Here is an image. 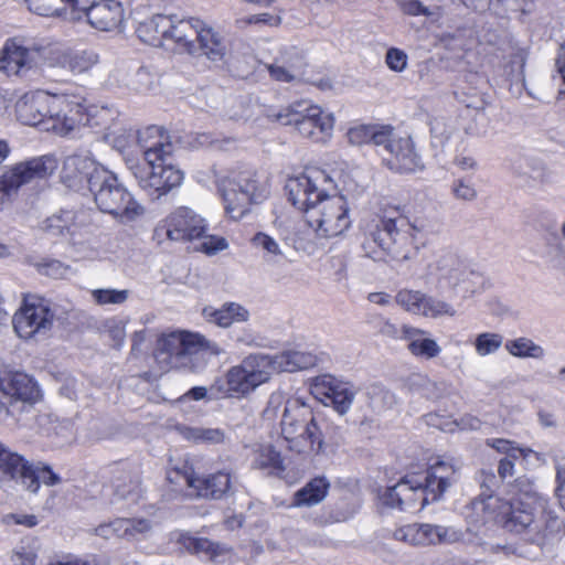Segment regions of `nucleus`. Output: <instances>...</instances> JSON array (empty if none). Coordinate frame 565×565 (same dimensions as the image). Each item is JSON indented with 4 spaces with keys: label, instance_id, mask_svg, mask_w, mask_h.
Here are the masks:
<instances>
[{
    "label": "nucleus",
    "instance_id": "37998d69",
    "mask_svg": "<svg viewBox=\"0 0 565 565\" xmlns=\"http://www.w3.org/2000/svg\"><path fill=\"white\" fill-rule=\"evenodd\" d=\"M504 347L511 355L520 359L542 360L545 356V350L526 337L509 340Z\"/></svg>",
    "mask_w": 565,
    "mask_h": 565
},
{
    "label": "nucleus",
    "instance_id": "9d476101",
    "mask_svg": "<svg viewBox=\"0 0 565 565\" xmlns=\"http://www.w3.org/2000/svg\"><path fill=\"white\" fill-rule=\"evenodd\" d=\"M428 275L435 278L437 289L461 294L462 298L473 295L482 284L481 275L451 253L443 254L431 263Z\"/></svg>",
    "mask_w": 565,
    "mask_h": 565
},
{
    "label": "nucleus",
    "instance_id": "4d7b16f0",
    "mask_svg": "<svg viewBox=\"0 0 565 565\" xmlns=\"http://www.w3.org/2000/svg\"><path fill=\"white\" fill-rule=\"evenodd\" d=\"M254 247L264 250L267 255V259L274 260L279 256H282V250L278 242L266 233L258 232L252 238Z\"/></svg>",
    "mask_w": 565,
    "mask_h": 565
},
{
    "label": "nucleus",
    "instance_id": "bf43d9fd",
    "mask_svg": "<svg viewBox=\"0 0 565 565\" xmlns=\"http://www.w3.org/2000/svg\"><path fill=\"white\" fill-rule=\"evenodd\" d=\"M199 338V349L195 354L192 356V361L195 363H203V367L205 366L204 355L210 353L212 355H220L224 353V350L215 342L205 339L204 337L198 334Z\"/></svg>",
    "mask_w": 565,
    "mask_h": 565
},
{
    "label": "nucleus",
    "instance_id": "ea45409f",
    "mask_svg": "<svg viewBox=\"0 0 565 565\" xmlns=\"http://www.w3.org/2000/svg\"><path fill=\"white\" fill-rule=\"evenodd\" d=\"M31 11L39 15H61L74 6L87 4L86 0H25Z\"/></svg>",
    "mask_w": 565,
    "mask_h": 565
},
{
    "label": "nucleus",
    "instance_id": "72a5a7b5",
    "mask_svg": "<svg viewBox=\"0 0 565 565\" xmlns=\"http://www.w3.org/2000/svg\"><path fill=\"white\" fill-rule=\"evenodd\" d=\"M391 126L381 125H359L348 130L347 137L351 145L362 146L373 142L377 147H382L388 140Z\"/></svg>",
    "mask_w": 565,
    "mask_h": 565
},
{
    "label": "nucleus",
    "instance_id": "bb28decb",
    "mask_svg": "<svg viewBox=\"0 0 565 565\" xmlns=\"http://www.w3.org/2000/svg\"><path fill=\"white\" fill-rule=\"evenodd\" d=\"M99 63V54L93 49L62 51L52 57V65L60 66L73 74H82Z\"/></svg>",
    "mask_w": 565,
    "mask_h": 565
},
{
    "label": "nucleus",
    "instance_id": "6e6d98bb",
    "mask_svg": "<svg viewBox=\"0 0 565 565\" xmlns=\"http://www.w3.org/2000/svg\"><path fill=\"white\" fill-rule=\"evenodd\" d=\"M36 270L44 276L60 279L67 276L71 271L68 265L63 264L57 259L43 258L40 262L34 263Z\"/></svg>",
    "mask_w": 565,
    "mask_h": 565
},
{
    "label": "nucleus",
    "instance_id": "e2e57ef3",
    "mask_svg": "<svg viewBox=\"0 0 565 565\" xmlns=\"http://www.w3.org/2000/svg\"><path fill=\"white\" fill-rule=\"evenodd\" d=\"M154 522L146 518H129L131 539L147 537L153 530Z\"/></svg>",
    "mask_w": 565,
    "mask_h": 565
},
{
    "label": "nucleus",
    "instance_id": "de8ad7c7",
    "mask_svg": "<svg viewBox=\"0 0 565 565\" xmlns=\"http://www.w3.org/2000/svg\"><path fill=\"white\" fill-rule=\"evenodd\" d=\"M303 68V62L298 58L297 63L289 65L288 67L278 64L268 65L270 76L278 82H295L301 78Z\"/></svg>",
    "mask_w": 565,
    "mask_h": 565
},
{
    "label": "nucleus",
    "instance_id": "dca6fc26",
    "mask_svg": "<svg viewBox=\"0 0 565 565\" xmlns=\"http://www.w3.org/2000/svg\"><path fill=\"white\" fill-rule=\"evenodd\" d=\"M64 98L44 92L25 94L15 104L17 118L28 126H41L45 130L52 111L63 106Z\"/></svg>",
    "mask_w": 565,
    "mask_h": 565
},
{
    "label": "nucleus",
    "instance_id": "f704fd0d",
    "mask_svg": "<svg viewBox=\"0 0 565 565\" xmlns=\"http://www.w3.org/2000/svg\"><path fill=\"white\" fill-rule=\"evenodd\" d=\"M30 465L21 455L11 451L0 441V471L21 486L24 482Z\"/></svg>",
    "mask_w": 565,
    "mask_h": 565
},
{
    "label": "nucleus",
    "instance_id": "774afa93",
    "mask_svg": "<svg viewBox=\"0 0 565 565\" xmlns=\"http://www.w3.org/2000/svg\"><path fill=\"white\" fill-rule=\"evenodd\" d=\"M81 387L82 383H79L76 379L66 377L60 386V394L70 401H76Z\"/></svg>",
    "mask_w": 565,
    "mask_h": 565
},
{
    "label": "nucleus",
    "instance_id": "8fccbe9b",
    "mask_svg": "<svg viewBox=\"0 0 565 565\" xmlns=\"http://www.w3.org/2000/svg\"><path fill=\"white\" fill-rule=\"evenodd\" d=\"M185 437L194 443L222 444L225 440V434L218 428L193 427L188 428Z\"/></svg>",
    "mask_w": 565,
    "mask_h": 565
},
{
    "label": "nucleus",
    "instance_id": "f3484780",
    "mask_svg": "<svg viewBox=\"0 0 565 565\" xmlns=\"http://www.w3.org/2000/svg\"><path fill=\"white\" fill-rule=\"evenodd\" d=\"M46 58V49L25 45L20 39L8 40L0 52V71L8 75H19L24 68L38 66Z\"/></svg>",
    "mask_w": 565,
    "mask_h": 565
},
{
    "label": "nucleus",
    "instance_id": "6e6552de",
    "mask_svg": "<svg viewBox=\"0 0 565 565\" xmlns=\"http://www.w3.org/2000/svg\"><path fill=\"white\" fill-rule=\"evenodd\" d=\"M218 189L226 212L235 220L243 217L252 204L262 203L268 195L266 181L250 169L232 171L221 179Z\"/></svg>",
    "mask_w": 565,
    "mask_h": 565
},
{
    "label": "nucleus",
    "instance_id": "e433bc0d",
    "mask_svg": "<svg viewBox=\"0 0 565 565\" xmlns=\"http://www.w3.org/2000/svg\"><path fill=\"white\" fill-rule=\"evenodd\" d=\"M329 488L330 483L324 477L313 478L295 493L294 505L311 507L318 504L326 498Z\"/></svg>",
    "mask_w": 565,
    "mask_h": 565
},
{
    "label": "nucleus",
    "instance_id": "6ab92c4d",
    "mask_svg": "<svg viewBox=\"0 0 565 565\" xmlns=\"http://www.w3.org/2000/svg\"><path fill=\"white\" fill-rule=\"evenodd\" d=\"M382 148L383 161L393 171L415 172L423 168L422 159L416 153L412 139L395 136L392 127L388 140L383 143Z\"/></svg>",
    "mask_w": 565,
    "mask_h": 565
},
{
    "label": "nucleus",
    "instance_id": "c85d7f7f",
    "mask_svg": "<svg viewBox=\"0 0 565 565\" xmlns=\"http://www.w3.org/2000/svg\"><path fill=\"white\" fill-rule=\"evenodd\" d=\"M242 363L248 371L249 377L256 387L268 382L274 373L280 372L277 365L276 354H249L242 361Z\"/></svg>",
    "mask_w": 565,
    "mask_h": 565
},
{
    "label": "nucleus",
    "instance_id": "f8f14e48",
    "mask_svg": "<svg viewBox=\"0 0 565 565\" xmlns=\"http://www.w3.org/2000/svg\"><path fill=\"white\" fill-rule=\"evenodd\" d=\"M167 479L171 483H180L182 480L193 490L195 498L205 500H222L237 491L236 477L232 476L227 470L198 476L191 468L184 471L173 469L168 472Z\"/></svg>",
    "mask_w": 565,
    "mask_h": 565
},
{
    "label": "nucleus",
    "instance_id": "1a4fd4ad",
    "mask_svg": "<svg viewBox=\"0 0 565 565\" xmlns=\"http://www.w3.org/2000/svg\"><path fill=\"white\" fill-rule=\"evenodd\" d=\"M269 117L281 125H292L299 135L313 142L324 143L331 137L334 117L309 100H297Z\"/></svg>",
    "mask_w": 565,
    "mask_h": 565
},
{
    "label": "nucleus",
    "instance_id": "7c9ffc66",
    "mask_svg": "<svg viewBox=\"0 0 565 565\" xmlns=\"http://www.w3.org/2000/svg\"><path fill=\"white\" fill-rule=\"evenodd\" d=\"M403 334L404 339L408 341V350L415 356L433 359L441 352L435 340L425 337L424 330L405 326Z\"/></svg>",
    "mask_w": 565,
    "mask_h": 565
},
{
    "label": "nucleus",
    "instance_id": "0eeeda50",
    "mask_svg": "<svg viewBox=\"0 0 565 565\" xmlns=\"http://www.w3.org/2000/svg\"><path fill=\"white\" fill-rule=\"evenodd\" d=\"M89 192L103 213L110 214L122 223L132 222L145 213L143 205L106 168L97 172Z\"/></svg>",
    "mask_w": 565,
    "mask_h": 565
},
{
    "label": "nucleus",
    "instance_id": "a18cd8bd",
    "mask_svg": "<svg viewBox=\"0 0 565 565\" xmlns=\"http://www.w3.org/2000/svg\"><path fill=\"white\" fill-rule=\"evenodd\" d=\"M125 85L136 93L146 94L156 87V76L146 67H138Z\"/></svg>",
    "mask_w": 565,
    "mask_h": 565
},
{
    "label": "nucleus",
    "instance_id": "ddd939ff",
    "mask_svg": "<svg viewBox=\"0 0 565 565\" xmlns=\"http://www.w3.org/2000/svg\"><path fill=\"white\" fill-rule=\"evenodd\" d=\"M57 168V160L52 156H42L13 166L0 177V205L20 186L36 179L51 175Z\"/></svg>",
    "mask_w": 565,
    "mask_h": 565
},
{
    "label": "nucleus",
    "instance_id": "13d9d810",
    "mask_svg": "<svg viewBox=\"0 0 565 565\" xmlns=\"http://www.w3.org/2000/svg\"><path fill=\"white\" fill-rule=\"evenodd\" d=\"M422 308V310L424 311L420 312V316L431 318H436L443 315L455 316L456 313V310L448 302L427 295L425 297L424 305Z\"/></svg>",
    "mask_w": 565,
    "mask_h": 565
},
{
    "label": "nucleus",
    "instance_id": "58836bf2",
    "mask_svg": "<svg viewBox=\"0 0 565 565\" xmlns=\"http://www.w3.org/2000/svg\"><path fill=\"white\" fill-rule=\"evenodd\" d=\"M406 384L412 393H417L428 399L439 398L448 391L446 382L431 381L424 374H412Z\"/></svg>",
    "mask_w": 565,
    "mask_h": 565
},
{
    "label": "nucleus",
    "instance_id": "423d86ee",
    "mask_svg": "<svg viewBox=\"0 0 565 565\" xmlns=\"http://www.w3.org/2000/svg\"><path fill=\"white\" fill-rule=\"evenodd\" d=\"M280 435L290 451L317 455L323 450V435L310 406L295 398L285 405Z\"/></svg>",
    "mask_w": 565,
    "mask_h": 565
},
{
    "label": "nucleus",
    "instance_id": "69168bd1",
    "mask_svg": "<svg viewBox=\"0 0 565 565\" xmlns=\"http://www.w3.org/2000/svg\"><path fill=\"white\" fill-rule=\"evenodd\" d=\"M146 130L141 134H139L137 136V134L132 130H124L121 134H119L118 136H115L113 138V145L116 149H118L119 151H122L124 149H126L131 142H134L136 139H140V137L143 135V137L149 141V142H152L153 140H150V139H154L157 140V137H150V136H147L145 135Z\"/></svg>",
    "mask_w": 565,
    "mask_h": 565
},
{
    "label": "nucleus",
    "instance_id": "b1692460",
    "mask_svg": "<svg viewBox=\"0 0 565 565\" xmlns=\"http://www.w3.org/2000/svg\"><path fill=\"white\" fill-rule=\"evenodd\" d=\"M0 391L22 401H31L38 395L36 384L28 374L9 369L0 371Z\"/></svg>",
    "mask_w": 565,
    "mask_h": 565
},
{
    "label": "nucleus",
    "instance_id": "79ce46f5",
    "mask_svg": "<svg viewBox=\"0 0 565 565\" xmlns=\"http://www.w3.org/2000/svg\"><path fill=\"white\" fill-rule=\"evenodd\" d=\"M280 372H296L315 365L316 358L310 353L299 351H285L276 354Z\"/></svg>",
    "mask_w": 565,
    "mask_h": 565
},
{
    "label": "nucleus",
    "instance_id": "aec40b11",
    "mask_svg": "<svg viewBox=\"0 0 565 565\" xmlns=\"http://www.w3.org/2000/svg\"><path fill=\"white\" fill-rule=\"evenodd\" d=\"M86 1L87 4L73 7L71 19L79 20L85 15L89 24L99 31H111L121 23L124 10L118 1L104 0L98 3L95 0Z\"/></svg>",
    "mask_w": 565,
    "mask_h": 565
},
{
    "label": "nucleus",
    "instance_id": "3c124183",
    "mask_svg": "<svg viewBox=\"0 0 565 565\" xmlns=\"http://www.w3.org/2000/svg\"><path fill=\"white\" fill-rule=\"evenodd\" d=\"M503 343V337L494 332H483L477 335L475 340L476 352L486 356L495 353Z\"/></svg>",
    "mask_w": 565,
    "mask_h": 565
},
{
    "label": "nucleus",
    "instance_id": "393cba45",
    "mask_svg": "<svg viewBox=\"0 0 565 565\" xmlns=\"http://www.w3.org/2000/svg\"><path fill=\"white\" fill-rule=\"evenodd\" d=\"M111 504H118L124 500L136 502L141 494L140 473L137 469L118 468L113 477Z\"/></svg>",
    "mask_w": 565,
    "mask_h": 565
},
{
    "label": "nucleus",
    "instance_id": "338daca9",
    "mask_svg": "<svg viewBox=\"0 0 565 565\" xmlns=\"http://www.w3.org/2000/svg\"><path fill=\"white\" fill-rule=\"evenodd\" d=\"M452 194L456 199L463 201H472L477 198L476 189L463 180H457L454 182Z\"/></svg>",
    "mask_w": 565,
    "mask_h": 565
},
{
    "label": "nucleus",
    "instance_id": "39448f33",
    "mask_svg": "<svg viewBox=\"0 0 565 565\" xmlns=\"http://www.w3.org/2000/svg\"><path fill=\"white\" fill-rule=\"evenodd\" d=\"M166 49L206 56L212 62H221L226 55L224 39L199 19H178L170 15Z\"/></svg>",
    "mask_w": 565,
    "mask_h": 565
},
{
    "label": "nucleus",
    "instance_id": "052dcab7",
    "mask_svg": "<svg viewBox=\"0 0 565 565\" xmlns=\"http://www.w3.org/2000/svg\"><path fill=\"white\" fill-rule=\"evenodd\" d=\"M405 487L401 486V481H398L395 486L388 487L385 491L380 495L381 502L390 508H398L402 510V501H403V492Z\"/></svg>",
    "mask_w": 565,
    "mask_h": 565
},
{
    "label": "nucleus",
    "instance_id": "cd10ccee",
    "mask_svg": "<svg viewBox=\"0 0 565 565\" xmlns=\"http://www.w3.org/2000/svg\"><path fill=\"white\" fill-rule=\"evenodd\" d=\"M170 15L154 14L138 24L136 29L137 36L150 45L166 47Z\"/></svg>",
    "mask_w": 565,
    "mask_h": 565
},
{
    "label": "nucleus",
    "instance_id": "5701e85b",
    "mask_svg": "<svg viewBox=\"0 0 565 565\" xmlns=\"http://www.w3.org/2000/svg\"><path fill=\"white\" fill-rule=\"evenodd\" d=\"M459 467L455 462L439 460L420 473L427 482L433 499H440L443 494L458 481Z\"/></svg>",
    "mask_w": 565,
    "mask_h": 565
},
{
    "label": "nucleus",
    "instance_id": "4be33fe9",
    "mask_svg": "<svg viewBox=\"0 0 565 565\" xmlns=\"http://www.w3.org/2000/svg\"><path fill=\"white\" fill-rule=\"evenodd\" d=\"M105 167L86 154L68 156L63 163L61 180L71 190H90L95 175Z\"/></svg>",
    "mask_w": 565,
    "mask_h": 565
},
{
    "label": "nucleus",
    "instance_id": "4c0bfd02",
    "mask_svg": "<svg viewBox=\"0 0 565 565\" xmlns=\"http://www.w3.org/2000/svg\"><path fill=\"white\" fill-rule=\"evenodd\" d=\"M61 477L55 473L52 468L43 462L30 465V468L24 475L23 487L32 493L38 492L40 483L52 487L61 483Z\"/></svg>",
    "mask_w": 565,
    "mask_h": 565
},
{
    "label": "nucleus",
    "instance_id": "a19ab883",
    "mask_svg": "<svg viewBox=\"0 0 565 565\" xmlns=\"http://www.w3.org/2000/svg\"><path fill=\"white\" fill-rule=\"evenodd\" d=\"M565 534V524L562 519L546 513L544 526L534 530L530 540L540 544L558 541Z\"/></svg>",
    "mask_w": 565,
    "mask_h": 565
},
{
    "label": "nucleus",
    "instance_id": "a211bd4d",
    "mask_svg": "<svg viewBox=\"0 0 565 565\" xmlns=\"http://www.w3.org/2000/svg\"><path fill=\"white\" fill-rule=\"evenodd\" d=\"M393 537L414 546H429L457 542L460 534L451 527L443 525L412 523L396 529L393 532Z\"/></svg>",
    "mask_w": 565,
    "mask_h": 565
},
{
    "label": "nucleus",
    "instance_id": "864d4df0",
    "mask_svg": "<svg viewBox=\"0 0 565 565\" xmlns=\"http://www.w3.org/2000/svg\"><path fill=\"white\" fill-rule=\"evenodd\" d=\"M486 445L495 449L500 454H505L508 457L513 459H516L520 456L526 458L532 452L530 448H521L516 446L514 441L503 438H488L486 440Z\"/></svg>",
    "mask_w": 565,
    "mask_h": 565
},
{
    "label": "nucleus",
    "instance_id": "5fc2aeb1",
    "mask_svg": "<svg viewBox=\"0 0 565 565\" xmlns=\"http://www.w3.org/2000/svg\"><path fill=\"white\" fill-rule=\"evenodd\" d=\"M129 294L127 289H95L92 291V298L99 306L121 305L127 301Z\"/></svg>",
    "mask_w": 565,
    "mask_h": 565
},
{
    "label": "nucleus",
    "instance_id": "680f3d73",
    "mask_svg": "<svg viewBox=\"0 0 565 565\" xmlns=\"http://www.w3.org/2000/svg\"><path fill=\"white\" fill-rule=\"evenodd\" d=\"M204 239L201 243L200 250L205 253L206 255H215L228 247V242L225 237L209 235L202 236Z\"/></svg>",
    "mask_w": 565,
    "mask_h": 565
},
{
    "label": "nucleus",
    "instance_id": "f257e3e1",
    "mask_svg": "<svg viewBox=\"0 0 565 565\" xmlns=\"http://www.w3.org/2000/svg\"><path fill=\"white\" fill-rule=\"evenodd\" d=\"M334 188L330 175L318 169L290 178L286 184L289 201L321 237L338 236L351 224L344 196L328 193Z\"/></svg>",
    "mask_w": 565,
    "mask_h": 565
},
{
    "label": "nucleus",
    "instance_id": "4468645a",
    "mask_svg": "<svg viewBox=\"0 0 565 565\" xmlns=\"http://www.w3.org/2000/svg\"><path fill=\"white\" fill-rule=\"evenodd\" d=\"M54 312L50 302L42 298H26L22 308L13 316L15 332L22 339L45 335L53 326Z\"/></svg>",
    "mask_w": 565,
    "mask_h": 565
},
{
    "label": "nucleus",
    "instance_id": "2f4dec72",
    "mask_svg": "<svg viewBox=\"0 0 565 565\" xmlns=\"http://www.w3.org/2000/svg\"><path fill=\"white\" fill-rule=\"evenodd\" d=\"M255 388L256 386L249 377L248 371L243 363H241L239 365L232 366L227 371L224 384L218 387V391L228 396H244Z\"/></svg>",
    "mask_w": 565,
    "mask_h": 565
},
{
    "label": "nucleus",
    "instance_id": "7ed1b4c3",
    "mask_svg": "<svg viewBox=\"0 0 565 565\" xmlns=\"http://www.w3.org/2000/svg\"><path fill=\"white\" fill-rule=\"evenodd\" d=\"M428 243L424 225L411 224L405 218H381L362 243L364 256L382 260L383 255L397 262L414 258Z\"/></svg>",
    "mask_w": 565,
    "mask_h": 565
},
{
    "label": "nucleus",
    "instance_id": "a878e982",
    "mask_svg": "<svg viewBox=\"0 0 565 565\" xmlns=\"http://www.w3.org/2000/svg\"><path fill=\"white\" fill-rule=\"evenodd\" d=\"M84 118V107L64 98L63 106H58L56 110L52 111L50 124L45 125V130H53L65 136L83 124Z\"/></svg>",
    "mask_w": 565,
    "mask_h": 565
},
{
    "label": "nucleus",
    "instance_id": "c756f323",
    "mask_svg": "<svg viewBox=\"0 0 565 565\" xmlns=\"http://www.w3.org/2000/svg\"><path fill=\"white\" fill-rule=\"evenodd\" d=\"M202 315L206 321L222 328H228L234 322L247 321L249 317L248 310L235 302L225 303L218 309L205 307Z\"/></svg>",
    "mask_w": 565,
    "mask_h": 565
},
{
    "label": "nucleus",
    "instance_id": "473e14b6",
    "mask_svg": "<svg viewBox=\"0 0 565 565\" xmlns=\"http://www.w3.org/2000/svg\"><path fill=\"white\" fill-rule=\"evenodd\" d=\"M401 486L405 487L402 490V510H414V494H419L424 504L438 501V499H433V493L428 491V484L420 473L407 475L401 480Z\"/></svg>",
    "mask_w": 565,
    "mask_h": 565
},
{
    "label": "nucleus",
    "instance_id": "f03ea898",
    "mask_svg": "<svg viewBox=\"0 0 565 565\" xmlns=\"http://www.w3.org/2000/svg\"><path fill=\"white\" fill-rule=\"evenodd\" d=\"M145 135L157 137V140L149 142L143 135L140 137L139 143L146 164L134 163L129 166V169L139 186L149 195L159 199L181 185L183 172L168 162L173 152V145L162 128L148 127Z\"/></svg>",
    "mask_w": 565,
    "mask_h": 565
},
{
    "label": "nucleus",
    "instance_id": "49530a36",
    "mask_svg": "<svg viewBox=\"0 0 565 565\" xmlns=\"http://www.w3.org/2000/svg\"><path fill=\"white\" fill-rule=\"evenodd\" d=\"M281 456L271 445H259L255 450L253 465L259 469L281 468Z\"/></svg>",
    "mask_w": 565,
    "mask_h": 565
},
{
    "label": "nucleus",
    "instance_id": "09e8293b",
    "mask_svg": "<svg viewBox=\"0 0 565 565\" xmlns=\"http://www.w3.org/2000/svg\"><path fill=\"white\" fill-rule=\"evenodd\" d=\"M425 297L426 295L422 291L403 289L397 292L395 300L406 311L420 315Z\"/></svg>",
    "mask_w": 565,
    "mask_h": 565
},
{
    "label": "nucleus",
    "instance_id": "c9c22d12",
    "mask_svg": "<svg viewBox=\"0 0 565 565\" xmlns=\"http://www.w3.org/2000/svg\"><path fill=\"white\" fill-rule=\"evenodd\" d=\"M175 541L185 551L192 554L204 555L211 561H215L224 553V547L218 543H214L205 537H195L189 533H178Z\"/></svg>",
    "mask_w": 565,
    "mask_h": 565
},
{
    "label": "nucleus",
    "instance_id": "0e129e2a",
    "mask_svg": "<svg viewBox=\"0 0 565 565\" xmlns=\"http://www.w3.org/2000/svg\"><path fill=\"white\" fill-rule=\"evenodd\" d=\"M385 62L394 72H402L407 65V55L399 49L392 47L386 52Z\"/></svg>",
    "mask_w": 565,
    "mask_h": 565
},
{
    "label": "nucleus",
    "instance_id": "2eb2a0df",
    "mask_svg": "<svg viewBox=\"0 0 565 565\" xmlns=\"http://www.w3.org/2000/svg\"><path fill=\"white\" fill-rule=\"evenodd\" d=\"M206 231L203 217L193 210L181 206L172 212L156 230L157 235L164 234L170 241L188 242L201 238Z\"/></svg>",
    "mask_w": 565,
    "mask_h": 565
},
{
    "label": "nucleus",
    "instance_id": "c03bdc74",
    "mask_svg": "<svg viewBox=\"0 0 565 565\" xmlns=\"http://www.w3.org/2000/svg\"><path fill=\"white\" fill-rule=\"evenodd\" d=\"M342 382L331 375L318 376L311 385V393L324 405H330Z\"/></svg>",
    "mask_w": 565,
    "mask_h": 565
},
{
    "label": "nucleus",
    "instance_id": "20e7f679",
    "mask_svg": "<svg viewBox=\"0 0 565 565\" xmlns=\"http://www.w3.org/2000/svg\"><path fill=\"white\" fill-rule=\"evenodd\" d=\"M514 488L519 490L518 497L510 501L497 497L488 495V501H476L473 510L495 514V518L502 523V526L516 534L529 533L533 535L537 524L534 521L533 503L536 499V492L533 484L526 479L515 480Z\"/></svg>",
    "mask_w": 565,
    "mask_h": 565
},
{
    "label": "nucleus",
    "instance_id": "603ef678",
    "mask_svg": "<svg viewBox=\"0 0 565 565\" xmlns=\"http://www.w3.org/2000/svg\"><path fill=\"white\" fill-rule=\"evenodd\" d=\"M356 393L358 388L353 384L342 382L340 390L330 405H332L340 415H344L351 408Z\"/></svg>",
    "mask_w": 565,
    "mask_h": 565
},
{
    "label": "nucleus",
    "instance_id": "412c9836",
    "mask_svg": "<svg viewBox=\"0 0 565 565\" xmlns=\"http://www.w3.org/2000/svg\"><path fill=\"white\" fill-rule=\"evenodd\" d=\"M42 228L46 234L61 237L74 246L84 243L89 234L88 225L82 220V214L67 210L47 217Z\"/></svg>",
    "mask_w": 565,
    "mask_h": 565
},
{
    "label": "nucleus",
    "instance_id": "9b49d317",
    "mask_svg": "<svg viewBox=\"0 0 565 565\" xmlns=\"http://www.w3.org/2000/svg\"><path fill=\"white\" fill-rule=\"evenodd\" d=\"M198 333L174 331L161 334L157 340L154 359L162 371L170 369H185L191 372L203 370V363L192 361L199 349Z\"/></svg>",
    "mask_w": 565,
    "mask_h": 565
}]
</instances>
